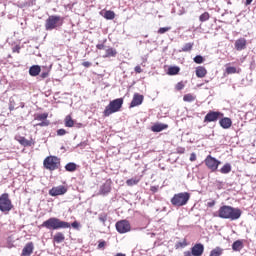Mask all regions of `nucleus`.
Masks as SVG:
<instances>
[{
  "label": "nucleus",
  "mask_w": 256,
  "mask_h": 256,
  "mask_svg": "<svg viewBox=\"0 0 256 256\" xmlns=\"http://www.w3.org/2000/svg\"><path fill=\"white\" fill-rule=\"evenodd\" d=\"M9 110H10V111H14V110H15V107L12 106V105H10V106H9Z\"/></svg>",
  "instance_id": "54"
},
{
  "label": "nucleus",
  "mask_w": 256,
  "mask_h": 256,
  "mask_svg": "<svg viewBox=\"0 0 256 256\" xmlns=\"http://www.w3.org/2000/svg\"><path fill=\"white\" fill-rule=\"evenodd\" d=\"M205 164L208 169H211L213 172L219 169V165H221V161L217 160V158L208 155L205 159Z\"/></svg>",
  "instance_id": "8"
},
{
  "label": "nucleus",
  "mask_w": 256,
  "mask_h": 256,
  "mask_svg": "<svg viewBox=\"0 0 256 256\" xmlns=\"http://www.w3.org/2000/svg\"><path fill=\"white\" fill-rule=\"evenodd\" d=\"M20 145H23L24 147H31L32 143L30 140H27L25 137H20L19 139Z\"/></svg>",
  "instance_id": "30"
},
{
  "label": "nucleus",
  "mask_w": 256,
  "mask_h": 256,
  "mask_svg": "<svg viewBox=\"0 0 256 256\" xmlns=\"http://www.w3.org/2000/svg\"><path fill=\"white\" fill-rule=\"evenodd\" d=\"M205 75H207V69H205V67L203 66H198L196 68V77H198L199 79H203Z\"/></svg>",
  "instance_id": "21"
},
{
  "label": "nucleus",
  "mask_w": 256,
  "mask_h": 256,
  "mask_svg": "<svg viewBox=\"0 0 256 256\" xmlns=\"http://www.w3.org/2000/svg\"><path fill=\"white\" fill-rule=\"evenodd\" d=\"M111 193V180H106L105 183L100 186L99 195H109Z\"/></svg>",
  "instance_id": "12"
},
{
  "label": "nucleus",
  "mask_w": 256,
  "mask_h": 256,
  "mask_svg": "<svg viewBox=\"0 0 256 256\" xmlns=\"http://www.w3.org/2000/svg\"><path fill=\"white\" fill-rule=\"evenodd\" d=\"M116 230L118 233H129L131 231V224L127 220H121L116 223Z\"/></svg>",
  "instance_id": "10"
},
{
  "label": "nucleus",
  "mask_w": 256,
  "mask_h": 256,
  "mask_svg": "<svg viewBox=\"0 0 256 256\" xmlns=\"http://www.w3.org/2000/svg\"><path fill=\"white\" fill-rule=\"evenodd\" d=\"M220 173H222L223 175H227L228 173H231V164L226 163V164L220 169Z\"/></svg>",
  "instance_id": "29"
},
{
  "label": "nucleus",
  "mask_w": 256,
  "mask_h": 256,
  "mask_svg": "<svg viewBox=\"0 0 256 256\" xmlns=\"http://www.w3.org/2000/svg\"><path fill=\"white\" fill-rule=\"evenodd\" d=\"M183 101L186 103H193V101H195V97L192 94H186L183 97Z\"/></svg>",
  "instance_id": "32"
},
{
  "label": "nucleus",
  "mask_w": 256,
  "mask_h": 256,
  "mask_svg": "<svg viewBox=\"0 0 256 256\" xmlns=\"http://www.w3.org/2000/svg\"><path fill=\"white\" fill-rule=\"evenodd\" d=\"M64 125L65 127H74L75 121L71 117V115H67L64 119Z\"/></svg>",
  "instance_id": "24"
},
{
  "label": "nucleus",
  "mask_w": 256,
  "mask_h": 256,
  "mask_svg": "<svg viewBox=\"0 0 256 256\" xmlns=\"http://www.w3.org/2000/svg\"><path fill=\"white\" fill-rule=\"evenodd\" d=\"M41 227L49 231H57V229H70L71 223L62 221L59 218L51 217L41 224Z\"/></svg>",
  "instance_id": "2"
},
{
  "label": "nucleus",
  "mask_w": 256,
  "mask_h": 256,
  "mask_svg": "<svg viewBox=\"0 0 256 256\" xmlns=\"http://www.w3.org/2000/svg\"><path fill=\"white\" fill-rule=\"evenodd\" d=\"M21 48L19 47V46H16V47H14L13 48V52L15 53H19V50H20Z\"/></svg>",
  "instance_id": "51"
},
{
  "label": "nucleus",
  "mask_w": 256,
  "mask_h": 256,
  "mask_svg": "<svg viewBox=\"0 0 256 256\" xmlns=\"http://www.w3.org/2000/svg\"><path fill=\"white\" fill-rule=\"evenodd\" d=\"M253 3V0H246V5H251Z\"/></svg>",
  "instance_id": "52"
},
{
  "label": "nucleus",
  "mask_w": 256,
  "mask_h": 256,
  "mask_svg": "<svg viewBox=\"0 0 256 256\" xmlns=\"http://www.w3.org/2000/svg\"><path fill=\"white\" fill-rule=\"evenodd\" d=\"M203 61H205V59L201 55H196L194 57V63H197L198 65H201V63H203Z\"/></svg>",
  "instance_id": "36"
},
{
  "label": "nucleus",
  "mask_w": 256,
  "mask_h": 256,
  "mask_svg": "<svg viewBox=\"0 0 256 256\" xmlns=\"http://www.w3.org/2000/svg\"><path fill=\"white\" fill-rule=\"evenodd\" d=\"M41 73V66L39 65H33L29 68V75L31 77H37Z\"/></svg>",
  "instance_id": "19"
},
{
  "label": "nucleus",
  "mask_w": 256,
  "mask_h": 256,
  "mask_svg": "<svg viewBox=\"0 0 256 256\" xmlns=\"http://www.w3.org/2000/svg\"><path fill=\"white\" fill-rule=\"evenodd\" d=\"M233 251H241L243 249V240H236L232 244Z\"/></svg>",
  "instance_id": "22"
},
{
  "label": "nucleus",
  "mask_w": 256,
  "mask_h": 256,
  "mask_svg": "<svg viewBox=\"0 0 256 256\" xmlns=\"http://www.w3.org/2000/svg\"><path fill=\"white\" fill-rule=\"evenodd\" d=\"M134 71H135L136 73H142L143 69H141V66H136V67L134 68Z\"/></svg>",
  "instance_id": "48"
},
{
  "label": "nucleus",
  "mask_w": 256,
  "mask_h": 256,
  "mask_svg": "<svg viewBox=\"0 0 256 256\" xmlns=\"http://www.w3.org/2000/svg\"><path fill=\"white\" fill-rule=\"evenodd\" d=\"M143 99V95L138 93L134 94L133 99L130 103V107H138V105H141L143 103Z\"/></svg>",
  "instance_id": "15"
},
{
  "label": "nucleus",
  "mask_w": 256,
  "mask_h": 256,
  "mask_svg": "<svg viewBox=\"0 0 256 256\" xmlns=\"http://www.w3.org/2000/svg\"><path fill=\"white\" fill-rule=\"evenodd\" d=\"M176 247H187V242L186 241L178 242V244H176Z\"/></svg>",
  "instance_id": "45"
},
{
  "label": "nucleus",
  "mask_w": 256,
  "mask_h": 256,
  "mask_svg": "<svg viewBox=\"0 0 256 256\" xmlns=\"http://www.w3.org/2000/svg\"><path fill=\"white\" fill-rule=\"evenodd\" d=\"M53 240L55 243H63V241H65V235L61 232H58L54 235Z\"/></svg>",
  "instance_id": "25"
},
{
  "label": "nucleus",
  "mask_w": 256,
  "mask_h": 256,
  "mask_svg": "<svg viewBox=\"0 0 256 256\" xmlns=\"http://www.w3.org/2000/svg\"><path fill=\"white\" fill-rule=\"evenodd\" d=\"M60 21H61V16H57V15L49 16L45 22V30L53 31V29H57Z\"/></svg>",
  "instance_id": "7"
},
{
  "label": "nucleus",
  "mask_w": 256,
  "mask_h": 256,
  "mask_svg": "<svg viewBox=\"0 0 256 256\" xmlns=\"http://www.w3.org/2000/svg\"><path fill=\"white\" fill-rule=\"evenodd\" d=\"M190 199L191 194L189 192H180L174 194V196L170 200V203L173 205V207H185V205L189 203Z\"/></svg>",
  "instance_id": "3"
},
{
  "label": "nucleus",
  "mask_w": 256,
  "mask_h": 256,
  "mask_svg": "<svg viewBox=\"0 0 256 256\" xmlns=\"http://www.w3.org/2000/svg\"><path fill=\"white\" fill-rule=\"evenodd\" d=\"M241 215H243V211L239 208H235L233 206H221L218 210V217L220 219H229L230 221H237L241 219Z\"/></svg>",
  "instance_id": "1"
},
{
  "label": "nucleus",
  "mask_w": 256,
  "mask_h": 256,
  "mask_svg": "<svg viewBox=\"0 0 256 256\" xmlns=\"http://www.w3.org/2000/svg\"><path fill=\"white\" fill-rule=\"evenodd\" d=\"M96 49H99L100 51H105L107 49V46L104 44H98L96 46Z\"/></svg>",
  "instance_id": "44"
},
{
  "label": "nucleus",
  "mask_w": 256,
  "mask_h": 256,
  "mask_svg": "<svg viewBox=\"0 0 256 256\" xmlns=\"http://www.w3.org/2000/svg\"><path fill=\"white\" fill-rule=\"evenodd\" d=\"M104 19H107L108 21H113V19H115V12L107 10L104 14Z\"/></svg>",
  "instance_id": "28"
},
{
  "label": "nucleus",
  "mask_w": 256,
  "mask_h": 256,
  "mask_svg": "<svg viewBox=\"0 0 256 256\" xmlns=\"http://www.w3.org/2000/svg\"><path fill=\"white\" fill-rule=\"evenodd\" d=\"M167 31H171V27H161V28L158 29V33L160 35H163V34L167 33Z\"/></svg>",
  "instance_id": "37"
},
{
  "label": "nucleus",
  "mask_w": 256,
  "mask_h": 256,
  "mask_svg": "<svg viewBox=\"0 0 256 256\" xmlns=\"http://www.w3.org/2000/svg\"><path fill=\"white\" fill-rule=\"evenodd\" d=\"M105 247V241H100L98 244V249H103Z\"/></svg>",
  "instance_id": "49"
},
{
  "label": "nucleus",
  "mask_w": 256,
  "mask_h": 256,
  "mask_svg": "<svg viewBox=\"0 0 256 256\" xmlns=\"http://www.w3.org/2000/svg\"><path fill=\"white\" fill-rule=\"evenodd\" d=\"M70 227H73V229H79V227H81V225L79 224V222L74 221L70 224Z\"/></svg>",
  "instance_id": "43"
},
{
  "label": "nucleus",
  "mask_w": 256,
  "mask_h": 256,
  "mask_svg": "<svg viewBox=\"0 0 256 256\" xmlns=\"http://www.w3.org/2000/svg\"><path fill=\"white\" fill-rule=\"evenodd\" d=\"M165 129H169V125L156 123L151 127V131H153V133H161V131H165Z\"/></svg>",
  "instance_id": "16"
},
{
  "label": "nucleus",
  "mask_w": 256,
  "mask_h": 256,
  "mask_svg": "<svg viewBox=\"0 0 256 256\" xmlns=\"http://www.w3.org/2000/svg\"><path fill=\"white\" fill-rule=\"evenodd\" d=\"M57 135H58V137H63V135H67V130L63 129V128L58 129L57 130Z\"/></svg>",
  "instance_id": "40"
},
{
  "label": "nucleus",
  "mask_w": 256,
  "mask_h": 256,
  "mask_svg": "<svg viewBox=\"0 0 256 256\" xmlns=\"http://www.w3.org/2000/svg\"><path fill=\"white\" fill-rule=\"evenodd\" d=\"M193 49V43L189 42L186 43L182 49L180 51H182L183 53H188L189 51H191Z\"/></svg>",
  "instance_id": "31"
},
{
  "label": "nucleus",
  "mask_w": 256,
  "mask_h": 256,
  "mask_svg": "<svg viewBox=\"0 0 256 256\" xmlns=\"http://www.w3.org/2000/svg\"><path fill=\"white\" fill-rule=\"evenodd\" d=\"M83 145V143H80V144H78V147H81Z\"/></svg>",
  "instance_id": "55"
},
{
  "label": "nucleus",
  "mask_w": 256,
  "mask_h": 256,
  "mask_svg": "<svg viewBox=\"0 0 256 256\" xmlns=\"http://www.w3.org/2000/svg\"><path fill=\"white\" fill-rule=\"evenodd\" d=\"M47 117H49V114H47V113H42V114H38V115L35 117V120H36V121H47Z\"/></svg>",
  "instance_id": "33"
},
{
  "label": "nucleus",
  "mask_w": 256,
  "mask_h": 256,
  "mask_svg": "<svg viewBox=\"0 0 256 256\" xmlns=\"http://www.w3.org/2000/svg\"><path fill=\"white\" fill-rule=\"evenodd\" d=\"M181 68L178 66H171L168 68V75H178Z\"/></svg>",
  "instance_id": "26"
},
{
  "label": "nucleus",
  "mask_w": 256,
  "mask_h": 256,
  "mask_svg": "<svg viewBox=\"0 0 256 256\" xmlns=\"http://www.w3.org/2000/svg\"><path fill=\"white\" fill-rule=\"evenodd\" d=\"M40 77H41L42 79H47V77H49V72H42L41 75H40Z\"/></svg>",
  "instance_id": "46"
},
{
  "label": "nucleus",
  "mask_w": 256,
  "mask_h": 256,
  "mask_svg": "<svg viewBox=\"0 0 256 256\" xmlns=\"http://www.w3.org/2000/svg\"><path fill=\"white\" fill-rule=\"evenodd\" d=\"M226 73H228V75H231L233 73H237V68L233 67V66H229L226 68Z\"/></svg>",
  "instance_id": "38"
},
{
  "label": "nucleus",
  "mask_w": 256,
  "mask_h": 256,
  "mask_svg": "<svg viewBox=\"0 0 256 256\" xmlns=\"http://www.w3.org/2000/svg\"><path fill=\"white\" fill-rule=\"evenodd\" d=\"M98 219L100 221V223H102L103 225H105V223H107V214L105 213H100L98 215Z\"/></svg>",
  "instance_id": "35"
},
{
  "label": "nucleus",
  "mask_w": 256,
  "mask_h": 256,
  "mask_svg": "<svg viewBox=\"0 0 256 256\" xmlns=\"http://www.w3.org/2000/svg\"><path fill=\"white\" fill-rule=\"evenodd\" d=\"M11 209H13V203L9 198V194L7 193L2 194L0 196V211H2V213H9Z\"/></svg>",
  "instance_id": "6"
},
{
  "label": "nucleus",
  "mask_w": 256,
  "mask_h": 256,
  "mask_svg": "<svg viewBox=\"0 0 256 256\" xmlns=\"http://www.w3.org/2000/svg\"><path fill=\"white\" fill-rule=\"evenodd\" d=\"M121 107H123V98L110 101L103 112L104 117H109L110 115H113V113L119 112Z\"/></svg>",
  "instance_id": "4"
},
{
  "label": "nucleus",
  "mask_w": 256,
  "mask_h": 256,
  "mask_svg": "<svg viewBox=\"0 0 256 256\" xmlns=\"http://www.w3.org/2000/svg\"><path fill=\"white\" fill-rule=\"evenodd\" d=\"M82 65H83V67L89 68V67H91L92 63L89 61H86V62H83Z\"/></svg>",
  "instance_id": "47"
},
{
  "label": "nucleus",
  "mask_w": 256,
  "mask_h": 256,
  "mask_svg": "<svg viewBox=\"0 0 256 256\" xmlns=\"http://www.w3.org/2000/svg\"><path fill=\"white\" fill-rule=\"evenodd\" d=\"M176 89L177 91H183V89H185V84H183V82H178L176 84Z\"/></svg>",
  "instance_id": "42"
},
{
  "label": "nucleus",
  "mask_w": 256,
  "mask_h": 256,
  "mask_svg": "<svg viewBox=\"0 0 256 256\" xmlns=\"http://www.w3.org/2000/svg\"><path fill=\"white\" fill-rule=\"evenodd\" d=\"M221 255H223V248L216 247L213 250H211L209 256H221Z\"/></svg>",
  "instance_id": "27"
},
{
  "label": "nucleus",
  "mask_w": 256,
  "mask_h": 256,
  "mask_svg": "<svg viewBox=\"0 0 256 256\" xmlns=\"http://www.w3.org/2000/svg\"><path fill=\"white\" fill-rule=\"evenodd\" d=\"M191 251H192V255L201 256V255H203V252L205 251V246H203V244H201V243L195 244L191 248Z\"/></svg>",
  "instance_id": "13"
},
{
  "label": "nucleus",
  "mask_w": 256,
  "mask_h": 256,
  "mask_svg": "<svg viewBox=\"0 0 256 256\" xmlns=\"http://www.w3.org/2000/svg\"><path fill=\"white\" fill-rule=\"evenodd\" d=\"M60 163L61 160H59V158L56 156H48L44 159L43 165L45 169H48L49 171H55V169H59Z\"/></svg>",
  "instance_id": "5"
},
{
  "label": "nucleus",
  "mask_w": 256,
  "mask_h": 256,
  "mask_svg": "<svg viewBox=\"0 0 256 256\" xmlns=\"http://www.w3.org/2000/svg\"><path fill=\"white\" fill-rule=\"evenodd\" d=\"M215 205V202H209L208 207H213Z\"/></svg>",
  "instance_id": "53"
},
{
  "label": "nucleus",
  "mask_w": 256,
  "mask_h": 256,
  "mask_svg": "<svg viewBox=\"0 0 256 256\" xmlns=\"http://www.w3.org/2000/svg\"><path fill=\"white\" fill-rule=\"evenodd\" d=\"M209 17V12H204L200 15L199 21H201V23H205V21H209Z\"/></svg>",
  "instance_id": "34"
},
{
  "label": "nucleus",
  "mask_w": 256,
  "mask_h": 256,
  "mask_svg": "<svg viewBox=\"0 0 256 256\" xmlns=\"http://www.w3.org/2000/svg\"><path fill=\"white\" fill-rule=\"evenodd\" d=\"M196 159H197V156L195 155V153H192L190 155V161H196Z\"/></svg>",
  "instance_id": "50"
},
{
  "label": "nucleus",
  "mask_w": 256,
  "mask_h": 256,
  "mask_svg": "<svg viewBox=\"0 0 256 256\" xmlns=\"http://www.w3.org/2000/svg\"><path fill=\"white\" fill-rule=\"evenodd\" d=\"M104 58H110V57H116L117 56V50L114 48H111L109 46L106 47Z\"/></svg>",
  "instance_id": "20"
},
{
  "label": "nucleus",
  "mask_w": 256,
  "mask_h": 256,
  "mask_svg": "<svg viewBox=\"0 0 256 256\" xmlns=\"http://www.w3.org/2000/svg\"><path fill=\"white\" fill-rule=\"evenodd\" d=\"M138 183H139V181L135 180V179H128L126 181V184L129 185V186L137 185Z\"/></svg>",
  "instance_id": "41"
},
{
  "label": "nucleus",
  "mask_w": 256,
  "mask_h": 256,
  "mask_svg": "<svg viewBox=\"0 0 256 256\" xmlns=\"http://www.w3.org/2000/svg\"><path fill=\"white\" fill-rule=\"evenodd\" d=\"M66 193H67V188L63 185L53 187L52 189L49 190V195H51V197L65 195Z\"/></svg>",
  "instance_id": "11"
},
{
  "label": "nucleus",
  "mask_w": 256,
  "mask_h": 256,
  "mask_svg": "<svg viewBox=\"0 0 256 256\" xmlns=\"http://www.w3.org/2000/svg\"><path fill=\"white\" fill-rule=\"evenodd\" d=\"M223 117V113L219 111H209L204 117V123H215L219 118Z\"/></svg>",
  "instance_id": "9"
},
{
  "label": "nucleus",
  "mask_w": 256,
  "mask_h": 256,
  "mask_svg": "<svg viewBox=\"0 0 256 256\" xmlns=\"http://www.w3.org/2000/svg\"><path fill=\"white\" fill-rule=\"evenodd\" d=\"M65 169L69 173H73V172L77 171V164H75V162H69L65 165Z\"/></svg>",
  "instance_id": "23"
},
{
  "label": "nucleus",
  "mask_w": 256,
  "mask_h": 256,
  "mask_svg": "<svg viewBox=\"0 0 256 256\" xmlns=\"http://www.w3.org/2000/svg\"><path fill=\"white\" fill-rule=\"evenodd\" d=\"M219 125L222 129H230L231 125H233V121L229 117H224L219 120Z\"/></svg>",
  "instance_id": "17"
},
{
  "label": "nucleus",
  "mask_w": 256,
  "mask_h": 256,
  "mask_svg": "<svg viewBox=\"0 0 256 256\" xmlns=\"http://www.w3.org/2000/svg\"><path fill=\"white\" fill-rule=\"evenodd\" d=\"M235 49L236 51H243L247 49V40L245 38H239L235 41Z\"/></svg>",
  "instance_id": "14"
},
{
  "label": "nucleus",
  "mask_w": 256,
  "mask_h": 256,
  "mask_svg": "<svg viewBox=\"0 0 256 256\" xmlns=\"http://www.w3.org/2000/svg\"><path fill=\"white\" fill-rule=\"evenodd\" d=\"M37 127H49V120H42V122L36 124Z\"/></svg>",
  "instance_id": "39"
},
{
  "label": "nucleus",
  "mask_w": 256,
  "mask_h": 256,
  "mask_svg": "<svg viewBox=\"0 0 256 256\" xmlns=\"http://www.w3.org/2000/svg\"><path fill=\"white\" fill-rule=\"evenodd\" d=\"M33 249H35V246L33 245V242H29L25 245V247L22 250V255L24 256H30L33 253Z\"/></svg>",
  "instance_id": "18"
}]
</instances>
